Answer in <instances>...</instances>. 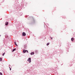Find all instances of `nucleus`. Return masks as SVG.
<instances>
[{
  "instance_id": "nucleus-3",
  "label": "nucleus",
  "mask_w": 75,
  "mask_h": 75,
  "mask_svg": "<svg viewBox=\"0 0 75 75\" xmlns=\"http://www.w3.org/2000/svg\"><path fill=\"white\" fill-rule=\"evenodd\" d=\"M26 51L25 50H23V53H25V52H26Z\"/></svg>"
},
{
  "instance_id": "nucleus-14",
  "label": "nucleus",
  "mask_w": 75,
  "mask_h": 75,
  "mask_svg": "<svg viewBox=\"0 0 75 75\" xmlns=\"http://www.w3.org/2000/svg\"><path fill=\"white\" fill-rule=\"evenodd\" d=\"M27 52V53H28V50H26Z\"/></svg>"
},
{
  "instance_id": "nucleus-1",
  "label": "nucleus",
  "mask_w": 75,
  "mask_h": 75,
  "mask_svg": "<svg viewBox=\"0 0 75 75\" xmlns=\"http://www.w3.org/2000/svg\"><path fill=\"white\" fill-rule=\"evenodd\" d=\"M28 61L29 62V63H30L31 62V58L29 57L28 59Z\"/></svg>"
},
{
  "instance_id": "nucleus-11",
  "label": "nucleus",
  "mask_w": 75,
  "mask_h": 75,
  "mask_svg": "<svg viewBox=\"0 0 75 75\" xmlns=\"http://www.w3.org/2000/svg\"><path fill=\"white\" fill-rule=\"evenodd\" d=\"M49 44H50V43H48L47 44V45H49Z\"/></svg>"
},
{
  "instance_id": "nucleus-12",
  "label": "nucleus",
  "mask_w": 75,
  "mask_h": 75,
  "mask_svg": "<svg viewBox=\"0 0 75 75\" xmlns=\"http://www.w3.org/2000/svg\"><path fill=\"white\" fill-rule=\"evenodd\" d=\"M0 75H3V74H2V73H1L0 72Z\"/></svg>"
},
{
  "instance_id": "nucleus-8",
  "label": "nucleus",
  "mask_w": 75,
  "mask_h": 75,
  "mask_svg": "<svg viewBox=\"0 0 75 75\" xmlns=\"http://www.w3.org/2000/svg\"><path fill=\"white\" fill-rule=\"evenodd\" d=\"M16 49H13V51H16Z\"/></svg>"
},
{
  "instance_id": "nucleus-4",
  "label": "nucleus",
  "mask_w": 75,
  "mask_h": 75,
  "mask_svg": "<svg viewBox=\"0 0 75 75\" xmlns=\"http://www.w3.org/2000/svg\"><path fill=\"white\" fill-rule=\"evenodd\" d=\"M30 54H31V55H34V52H32V53H30Z\"/></svg>"
},
{
  "instance_id": "nucleus-9",
  "label": "nucleus",
  "mask_w": 75,
  "mask_h": 75,
  "mask_svg": "<svg viewBox=\"0 0 75 75\" xmlns=\"http://www.w3.org/2000/svg\"><path fill=\"white\" fill-rule=\"evenodd\" d=\"M2 61V58H0V61Z\"/></svg>"
},
{
  "instance_id": "nucleus-15",
  "label": "nucleus",
  "mask_w": 75,
  "mask_h": 75,
  "mask_svg": "<svg viewBox=\"0 0 75 75\" xmlns=\"http://www.w3.org/2000/svg\"><path fill=\"white\" fill-rule=\"evenodd\" d=\"M10 70L11 71V68H10Z\"/></svg>"
},
{
  "instance_id": "nucleus-2",
  "label": "nucleus",
  "mask_w": 75,
  "mask_h": 75,
  "mask_svg": "<svg viewBox=\"0 0 75 75\" xmlns=\"http://www.w3.org/2000/svg\"><path fill=\"white\" fill-rule=\"evenodd\" d=\"M22 35L23 36H25L26 35V34H25V32H23L22 33Z\"/></svg>"
},
{
  "instance_id": "nucleus-7",
  "label": "nucleus",
  "mask_w": 75,
  "mask_h": 75,
  "mask_svg": "<svg viewBox=\"0 0 75 75\" xmlns=\"http://www.w3.org/2000/svg\"><path fill=\"white\" fill-rule=\"evenodd\" d=\"M14 44H15V45H16V46L17 45V44H16V42H14Z\"/></svg>"
},
{
  "instance_id": "nucleus-13",
  "label": "nucleus",
  "mask_w": 75,
  "mask_h": 75,
  "mask_svg": "<svg viewBox=\"0 0 75 75\" xmlns=\"http://www.w3.org/2000/svg\"><path fill=\"white\" fill-rule=\"evenodd\" d=\"M50 38L51 40H52V37H50Z\"/></svg>"
},
{
  "instance_id": "nucleus-6",
  "label": "nucleus",
  "mask_w": 75,
  "mask_h": 75,
  "mask_svg": "<svg viewBox=\"0 0 75 75\" xmlns=\"http://www.w3.org/2000/svg\"><path fill=\"white\" fill-rule=\"evenodd\" d=\"M8 23L7 22H6V24H5L6 25H8Z\"/></svg>"
},
{
  "instance_id": "nucleus-10",
  "label": "nucleus",
  "mask_w": 75,
  "mask_h": 75,
  "mask_svg": "<svg viewBox=\"0 0 75 75\" xmlns=\"http://www.w3.org/2000/svg\"><path fill=\"white\" fill-rule=\"evenodd\" d=\"M4 54H5V52L3 54H2L3 56H4Z\"/></svg>"
},
{
  "instance_id": "nucleus-5",
  "label": "nucleus",
  "mask_w": 75,
  "mask_h": 75,
  "mask_svg": "<svg viewBox=\"0 0 75 75\" xmlns=\"http://www.w3.org/2000/svg\"><path fill=\"white\" fill-rule=\"evenodd\" d=\"M74 39L73 38H71V40L72 41H74Z\"/></svg>"
}]
</instances>
